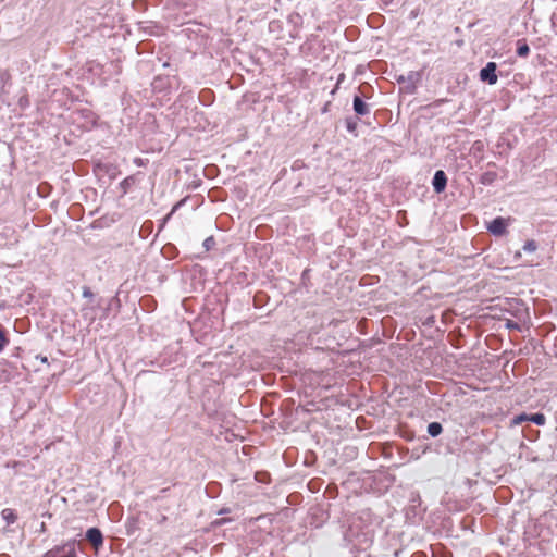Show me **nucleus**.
<instances>
[{
    "label": "nucleus",
    "mask_w": 557,
    "mask_h": 557,
    "mask_svg": "<svg viewBox=\"0 0 557 557\" xmlns=\"http://www.w3.org/2000/svg\"><path fill=\"white\" fill-rule=\"evenodd\" d=\"M432 185L435 193L437 194L443 193L445 190L447 185V176L444 171L438 170L435 172L432 180Z\"/></svg>",
    "instance_id": "20e7f679"
},
{
    "label": "nucleus",
    "mask_w": 557,
    "mask_h": 557,
    "mask_svg": "<svg viewBox=\"0 0 557 557\" xmlns=\"http://www.w3.org/2000/svg\"><path fill=\"white\" fill-rule=\"evenodd\" d=\"M497 177V174L495 172H485L482 176H481V183L484 184V185H490L492 184Z\"/></svg>",
    "instance_id": "9d476101"
},
{
    "label": "nucleus",
    "mask_w": 557,
    "mask_h": 557,
    "mask_svg": "<svg viewBox=\"0 0 557 557\" xmlns=\"http://www.w3.org/2000/svg\"><path fill=\"white\" fill-rule=\"evenodd\" d=\"M134 163L137 165V166H145L147 164V160H144L141 158H135L134 159Z\"/></svg>",
    "instance_id": "412c9836"
},
{
    "label": "nucleus",
    "mask_w": 557,
    "mask_h": 557,
    "mask_svg": "<svg viewBox=\"0 0 557 557\" xmlns=\"http://www.w3.org/2000/svg\"><path fill=\"white\" fill-rule=\"evenodd\" d=\"M86 540L92 545L96 552L103 545V535L98 528H89L86 531Z\"/></svg>",
    "instance_id": "7ed1b4c3"
},
{
    "label": "nucleus",
    "mask_w": 557,
    "mask_h": 557,
    "mask_svg": "<svg viewBox=\"0 0 557 557\" xmlns=\"http://www.w3.org/2000/svg\"><path fill=\"white\" fill-rule=\"evenodd\" d=\"M135 176L134 175H129L127 177H125L121 183H120V188L122 190L123 194H126L129 188L135 184Z\"/></svg>",
    "instance_id": "6e6552de"
},
{
    "label": "nucleus",
    "mask_w": 557,
    "mask_h": 557,
    "mask_svg": "<svg viewBox=\"0 0 557 557\" xmlns=\"http://www.w3.org/2000/svg\"><path fill=\"white\" fill-rule=\"evenodd\" d=\"M65 546L66 548L65 550H62L63 555L60 557H77L74 544H67Z\"/></svg>",
    "instance_id": "ddd939ff"
},
{
    "label": "nucleus",
    "mask_w": 557,
    "mask_h": 557,
    "mask_svg": "<svg viewBox=\"0 0 557 557\" xmlns=\"http://www.w3.org/2000/svg\"><path fill=\"white\" fill-rule=\"evenodd\" d=\"M66 546H55L53 549L48 550L42 557H58L61 550H65Z\"/></svg>",
    "instance_id": "4468645a"
},
{
    "label": "nucleus",
    "mask_w": 557,
    "mask_h": 557,
    "mask_svg": "<svg viewBox=\"0 0 557 557\" xmlns=\"http://www.w3.org/2000/svg\"><path fill=\"white\" fill-rule=\"evenodd\" d=\"M497 65L495 62H488L481 71L480 78L483 82L488 83L490 85H494L497 83V74H496Z\"/></svg>",
    "instance_id": "f03ea898"
},
{
    "label": "nucleus",
    "mask_w": 557,
    "mask_h": 557,
    "mask_svg": "<svg viewBox=\"0 0 557 557\" xmlns=\"http://www.w3.org/2000/svg\"><path fill=\"white\" fill-rule=\"evenodd\" d=\"M83 296L85 298H91L94 296L92 292L90 290L89 287H83Z\"/></svg>",
    "instance_id": "aec40b11"
},
{
    "label": "nucleus",
    "mask_w": 557,
    "mask_h": 557,
    "mask_svg": "<svg viewBox=\"0 0 557 557\" xmlns=\"http://www.w3.org/2000/svg\"><path fill=\"white\" fill-rule=\"evenodd\" d=\"M1 517L8 524H13L17 519L15 510L11 508L3 509L1 512Z\"/></svg>",
    "instance_id": "0eeeda50"
},
{
    "label": "nucleus",
    "mask_w": 557,
    "mask_h": 557,
    "mask_svg": "<svg viewBox=\"0 0 557 557\" xmlns=\"http://www.w3.org/2000/svg\"><path fill=\"white\" fill-rule=\"evenodd\" d=\"M7 344H8V339L4 335V333L0 330V351H2L4 349Z\"/></svg>",
    "instance_id": "f3484780"
},
{
    "label": "nucleus",
    "mask_w": 557,
    "mask_h": 557,
    "mask_svg": "<svg viewBox=\"0 0 557 557\" xmlns=\"http://www.w3.org/2000/svg\"><path fill=\"white\" fill-rule=\"evenodd\" d=\"M354 111L358 115H368L370 113L369 106L359 97L355 96L352 101Z\"/></svg>",
    "instance_id": "39448f33"
},
{
    "label": "nucleus",
    "mask_w": 557,
    "mask_h": 557,
    "mask_svg": "<svg viewBox=\"0 0 557 557\" xmlns=\"http://www.w3.org/2000/svg\"><path fill=\"white\" fill-rule=\"evenodd\" d=\"M530 53V48L525 39H519L517 41V54L521 58L528 57Z\"/></svg>",
    "instance_id": "423d86ee"
},
{
    "label": "nucleus",
    "mask_w": 557,
    "mask_h": 557,
    "mask_svg": "<svg viewBox=\"0 0 557 557\" xmlns=\"http://www.w3.org/2000/svg\"><path fill=\"white\" fill-rule=\"evenodd\" d=\"M529 421L535 423L536 425H544L546 422V417L543 413H534L529 416Z\"/></svg>",
    "instance_id": "9b49d317"
},
{
    "label": "nucleus",
    "mask_w": 557,
    "mask_h": 557,
    "mask_svg": "<svg viewBox=\"0 0 557 557\" xmlns=\"http://www.w3.org/2000/svg\"><path fill=\"white\" fill-rule=\"evenodd\" d=\"M523 421H529V416L525 413H522L515 419L516 423H521Z\"/></svg>",
    "instance_id": "6ab92c4d"
},
{
    "label": "nucleus",
    "mask_w": 557,
    "mask_h": 557,
    "mask_svg": "<svg viewBox=\"0 0 557 557\" xmlns=\"http://www.w3.org/2000/svg\"><path fill=\"white\" fill-rule=\"evenodd\" d=\"M442 432H443V428H442V424H441V423H438V422H431V423L428 425V433H429L432 437H436V436H438Z\"/></svg>",
    "instance_id": "1a4fd4ad"
},
{
    "label": "nucleus",
    "mask_w": 557,
    "mask_h": 557,
    "mask_svg": "<svg viewBox=\"0 0 557 557\" xmlns=\"http://www.w3.org/2000/svg\"><path fill=\"white\" fill-rule=\"evenodd\" d=\"M346 127L348 129V132H355L356 127H357V123L355 121H352L351 119H347L346 120Z\"/></svg>",
    "instance_id": "dca6fc26"
},
{
    "label": "nucleus",
    "mask_w": 557,
    "mask_h": 557,
    "mask_svg": "<svg viewBox=\"0 0 557 557\" xmlns=\"http://www.w3.org/2000/svg\"><path fill=\"white\" fill-rule=\"evenodd\" d=\"M202 245H203L205 249L208 251V250L212 249V247L215 245V240L212 236H210L203 240Z\"/></svg>",
    "instance_id": "2eb2a0df"
},
{
    "label": "nucleus",
    "mask_w": 557,
    "mask_h": 557,
    "mask_svg": "<svg viewBox=\"0 0 557 557\" xmlns=\"http://www.w3.org/2000/svg\"><path fill=\"white\" fill-rule=\"evenodd\" d=\"M506 327L509 330H519V325L517 322L508 320L506 323Z\"/></svg>",
    "instance_id": "a211bd4d"
},
{
    "label": "nucleus",
    "mask_w": 557,
    "mask_h": 557,
    "mask_svg": "<svg viewBox=\"0 0 557 557\" xmlns=\"http://www.w3.org/2000/svg\"><path fill=\"white\" fill-rule=\"evenodd\" d=\"M515 257H516V259L520 258L521 257V252L520 251L516 252Z\"/></svg>",
    "instance_id": "4be33fe9"
},
{
    "label": "nucleus",
    "mask_w": 557,
    "mask_h": 557,
    "mask_svg": "<svg viewBox=\"0 0 557 557\" xmlns=\"http://www.w3.org/2000/svg\"><path fill=\"white\" fill-rule=\"evenodd\" d=\"M522 249L525 252H534L537 249V244L534 239L527 240Z\"/></svg>",
    "instance_id": "f8f14e48"
},
{
    "label": "nucleus",
    "mask_w": 557,
    "mask_h": 557,
    "mask_svg": "<svg viewBox=\"0 0 557 557\" xmlns=\"http://www.w3.org/2000/svg\"><path fill=\"white\" fill-rule=\"evenodd\" d=\"M509 225V219L498 216L491 221L487 225V230L495 236H503L507 233V226Z\"/></svg>",
    "instance_id": "f257e3e1"
}]
</instances>
